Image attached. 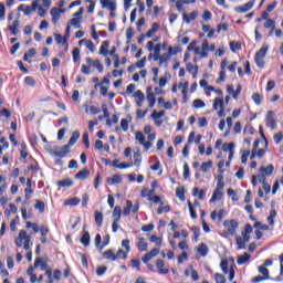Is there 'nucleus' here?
Instances as JSON below:
<instances>
[{"instance_id": "1", "label": "nucleus", "mask_w": 283, "mask_h": 283, "mask_svg": "<svg viewBox=\"0 0 283 283\" xmlns=\"http://www.w3.org/2000/svg\"><path fill=\"white\" fill-rule=\"evenodd\" d=\"M78 138H81V133L78 130L73 132L69 143L62 146L61 150L53 151L52 156H55V158H65L70 154V148L76 145Z\"/></svg>"}, {"instance_id": "2", "label": "nucleus", "mask_w": 283, "mask_h": 283, "mask_svg": "<svg viewBox=\"0 0 283 283\" xmlns=\"http://www.w3.org/2000/svg\"><path fill=\"white\" fill-rule=\"evenodd\" d=\"M268 52H269V44H266V42H264L262 44L261 49L254 55V63L261 70L264 67V59H266Z\"/></svg>"}, {"instance_id": "3", "label": "nucleus", "mask_w": 283, "mask_h": 283, "mask_svg": "<svg viewBox=\"0 0 283 283\" xmlns=\"http://www.w3.org/2000/svg\"><path fill=\"white\" fill-rule=\"evenodd\" d=\"M223 227H224L226 233L228 235H234L235 229H238V227H240V223H238V220L231 219V220H226L223 222Z\"/></svg>"}, {"instance_id": "4", "label": "nucleus", "mask_w": 283, "mask_h": 283, "mask_svg": "<svg viewBox=\"0 0 283 283\" xmlns=\"http://www.w3.org/2000/svg\"><path fill=\"white\" fill-rule=\"evenodd\" d=\"M212 107L214 111H218V107H220V111L218 112L219 118H223L224 116V98L217 97L213 101Z\"/></svg>"}, {"instance_id": "5", "label": "nucleus", "mask_w": 283, "mask_h": 283, "mask_svg": "<svg viewBox=\"0 0 283 283\" xmlns=\"http://www.w3.org/2000/svg\"><path fill=\"white\" fill-rule=\"evenodd\" d=\"M265 125L270 127V129H277V123L275 122V113L273 111H269L265 117Z\"/></svg>"}, {"instance_id": "6", "label": "nucleus", "mask_w": 283, "mask_h": 283, "mask_svg": "<svg viewBox=\"0 0 283 283\" xmlns=\"http://www.w3.org/2000/svg\"><path fill=\"white\" fill-rule=\"evenodd\" d=\"M158 253H160V250L158 248H154L142 258V262H144V264H148V262L154 260Z\"/></svg>"}, {"instance_id": "7", "label": "nucleus", "mask_w": 283, "mask_h": 283, "mask_svg": "<svg viewBox=\"0 0 283 283\" xmlns=\"http://www.w3.org/2000/svg\"><path fill=\"white\" fill-rule=\"evenodd\" d=\"M255 6V0H251L243 6H239L234 8V11L239 12V14H244V12H249Z\"/></svg>"}, {"instance_id": "8", "label": "nucleus", "mask_w": 283, "mask_h": 283, "mask_svg": "<svg viewBox=\"0 0 283 283\" xmlns=\"http://www.w3.org/2000/svg\"><path fill=\"white\" fill-rule=\"evenodd\" d=\"M273 171H275V166H273V164H270L266 167L262 166L259 169V172L263 176H273Z\"/></svg>"}, {"instance_id": "9", "label": "nucleus", "mask_w": 283, "mask_h": 283, "mask_svg": "<svg viewBox=\"0 0 283 283\" xmlns=\"http://www.w3.org/2000/svg\"><path fill=\"white\" fill-rule=\"evenodd\" d=\"M156 268L160 275H167V273H169V269H165V261H163V259L156 261Z\"/></svg>"}, {"instance_id": "10", "label": "nucleus", "mask_w": 283, "mask_h": 283, "mask_svg": "<svg viewBox=\"0 0 283 283\" xmlns=\"http://www.w3.org/2000/svg\"><path fill=\"white\" fill-rule=\"evenodd\" d=\"M50 14L52 17V23L56 25L61 19V10L59 8H53L51 9Z\"/></svg>"}, {"instance_id": "11", "label": "nucleus", "mask_w": 283, "mask_h": 283, "mask_svg": "<svg viewBox=\"0 0 283 283\" xmlns=\"http://www.w3.org/2000/svg\"><path fill=\"white\" fill-rule=\"evenodd\" d=\"M28 238V232L25 230H21L19 232L18 238L15 239V245L21 248L23 247V240L25 241Z\"/></svg>"}, {"instance_id": "12", "label": "nucleus", "mask_w": 283, "mask_h": 283, "mask_svg": "<svg viewBox=\"0 0 283 283\" xmlns=\"http://www.w3.org/2000/svg\"><path fill=\"white\" fill-rule=\"evenodd\" d=\"M38 8H39V1L34 0V1L32 2L31 7H30V6H27V7L24 8V14H25L27 17H30V14H32V12H36V9H38Z\"/></svg>"}, {"instance_id": "13", "label": "nucleus", "mask_w": 283, "mask_h": 283, "mask_svg": "<svg viewBox=\"0 0 283 283\" xmlns=\"http://www.w3.org/2000/svg\"><path fill=\"white\" fill-rule=\"evenodd\" d=\"M134 97L137 98L136 99L137 107H143V103L145 102V94L142 91H137L135 92Z\"/></svg>"}, {"instance_id": "14", "label": "nucleus", "mask_w": 283, "mask_h": 283, "mask_svg": "<svg viewBox=\"0 0 283 283\" xmlns=\"http://www.w3.org/2000/svg\"><path fill=\"white\" fill-rule=\"evenodd\" d=\"M90 178V169L84 168L75 175V180H87Z\"/></svg>"}, {"instance_id": "15", "label": "nucleus", "mask_w": 283, "mask_h": 283, "mask_svg": "<svg viewBox=\"0 0 283 283\" xmlns=\"http://www.w3.org/2000/svg\"><path fill=\"white\" fill-rule=\"evenodd\" d=\"M103 258H105V260H109V262H116L117 256L116 253L114 252V250H106L103 253Z\"/></svg>"}, {"instance_id": "16", "label": "nucleus", "mask_w": 283, "mask_h": 283, "mask_svg": "<svg viewBox=\"0 0 283 283\" xmlns=\"http://www.w3.org/2000/svg\"><path fill=\"white\" fill-rule=\"evenodd\" d=\"M249 260H251V254L245 252L237 258V264H239V266H242V264H247Z\"/></svg>"}, {"instance_id": "17", "label": "nucleus", "mask_w": 283, "mask_h": 283, "mask_svg": "<svg viewBox=\"0 0 283 283\" xmlns=\"http://www.w3.org/2000/svg\"><path fill=\"white\" fill-rule=\"evenodd\" d=\"M39 266H40L41 271H46L48 270V263H45L43 261V259H41V258H36L35 261H34V264H33L34 269H36Z\"/></svg>"}, {"instance_id": "18", "label": "nucleus", "mask_w": 283, "mask_h": 283, "mask_svg": "<svg viewBox=\"0 0 283 283\" xmlns=\"http://www.w3.org/2000/svg\"><path fill=\"white\" fill-rule=\"evenodd\" d=\"M77 205H81V199L78 197H74L64 201V207H77Z\"/></svg>"}, {"instance_id": "19", "label": "nucleus", "mask_w": 283, "mask_h": 283, "mask_svg": "<svg viewBox=\"0 0 283 283\" xmlns=\"http://www.w3.org/2000/svg\"><path fill=\"white\" fill-rule=\"evenodd\" d=\"M137 240H138V242H137L138 251H140L142 253L147 251V242L145 241V238L138 237Z\"/></svg>"}, {"instance_id": "20", "label": "nucleus", "mask_w": 283, "mask_h": 283, "mask_svg": "<svg viewBox=\"0 0 283 283\" xmlns=\"http://www.w3.org/2000/svg\"><path fill=\"white\" fill-rule=\"evenodd\" d=\"M108 50H109V41L106 40L102 42V45L99 48V54H102L103 56H107V54H109Z\"/></svg>"}, {"instance_id": "21", "label": "nucleus", "mask_w": 283, "mask_h": 283, "mask_svg": "<svg viewBox=\"0 0 283 283\" xmlns=\"http://www.w3.org/2000/svg\"><path fill=\"white\" fill-rule=\"evenodd\" d=\"M150 90L151 88L147 90V101L149 103L148 107H154V105H156V95Z\"/></svg>"}, {"instance_id": "22", "label": "nucleus", "mask_w": 283, "mask_h": 283, "mask_svg": "<svg viewBox=\"0 0 283 283\" xmlns=\"http://www.w3.org/2000/svg\"><path fill=\"white\" fill-rule=\"evenodd\" d=\"M199 255H201V258H207L208 253H209V247H207V244L201 243L199 244L198 249H197Z\"/></svg>"}, {"instance_id": "23", "label": "nucleus", "mask_w": 283, "mask_h": 283, "mask_svg": "<svg viewBox=\"0 0 283 283\" xmlns=\"http://www.w3.org/2000/svg\"><path fill=\"white\" fill-rule=\"evenodd\" d=\"M102 8H107L111 12L116 10V2H109L107 0H101Z\"/></svg>"}, {"instance_id": "24", "label": "nucleus", "mask_w": 283, "mask_h": 283, "mask_svg": "<svg viewBox=\"0 0 283 283\" xmlns=\"http://www.w3.org/2000/svg\"><path fill=\"white\" fill-rule=\"evenodd\" d=\"M120 216H123V210L120 206H116L113 210V220L120 222Z\"/></svg>"}, {"instance_id": "25", "label": "nucleus", "mask_w": 283, "mask_h": 283, "mask_svg": "<svg viewBox=\"0 0 283 283\" xmlns=\"http://www.w3.org/2000/svg\"><path fill=\"white\" fill-rule=\"evenodd\" d=\"M134 165L136 167H140V163H143V157L140 156V149L137 148V150L134 153Z\"/></svg>"}, {"instance_id": "26", "label": "nucleus", "mask_w": 283, "mask_h": 283, "mask_svg": "<svg viewBox=\"0 0 283 283\" xmlns=\"http://www.w3.org/2000/svg\"><path fill=\"white\" fill-rule=\"evenodd\" d=\"M158 28H160V25L157 22L153 23L151 28L146 33L147 39H151V36L158 32Z\"/></svg>"}, {"instance_id": "27", "label": "nucleus", "mask_w": 283, "mask_h": 283, "mask_svg": "<svg viewBox=\"0 0 283 283\" xmlns=\"http://www.w3.org/2000/svg\"><path fill=\"white\" fill-rule=\"evenodd\" d=\"M277 216V211L275 209L270 210V216L268 217V222L270 227H275V218Z\"/></svg>"}, {"instance_id": "28", "label": "nucleus", "mask_w": 283, "mask_h": 283, "mask_svg": "<svg viewBox=\"0 0 283 283\" xmlns=\"http://www.w3.org/2000/svg\"><path fill=\"white\" fill-rule=\"evenodd\" d=\"M170 59L171 56L168 53H164L163 55H160L159 67H163L164 65L167 66Z\"/></svg>"}, {"instance_id": "29", "label": "nucleus", "mask_w": 283, "mask_h": 283, "mask_svg": "<svg viewBox=\"0 0 283 283\" xmlns=\"http://www.w3.org/2000/svg\"><path fill=\"white\" fill-rule=\"evenodd\" d=\"M222 190H216L212 193V197L210 199V202H218V200H222Z\"/></svg>"}, {"instance_id": "30", "label": "nucleus", "mask_w": 283, "mask_h": 283, "mask_svg": "<svg viewBox=\"0 0 283 283\" xmlns=\"http://www.w3.org/2000/svg\"><path fill=\"white\" fill-rule=\"evenodd\" d=\"M129 123H132V116H128L127 119L124 118L120 120L123 132H129Z\"/></svg>"}, {"instance_id": "31", "label": "nucleus", "mask_w": 283, "mask_h": 283, "mask_svg": "<svg viewBox=\"0 0 283 283\" xmlns=\"http://www.w3.org/2000/svg\"><path fill=\"white\" fill-rule=\"evenodd\" d=\"M8 29L13 34V36H17V34H19V20L13 21V24L9 25Z\"/></svg>"}, {"instance_id": "32", "label": "nucleus", "mask_w": 283, "mask_h": 283, "mask_svg": "<svg viewBox=\"0 0 283 283\" xmlns=\"http://www.w3.org/2000/svg\"><path fill=\"white\" fill-rule=\"evenodd\" d=\"M57 187H73L74 186V181H72L71 179H62L60 181L56 182Z\"/></svg>"}, {"instance_id": "33", "label": "nucleus", "mask_w": 283, "mask_h": 283, "mask_svg": "<svg viewBox=\"0 0 283 283\" xmlns=\"http://www.w3.org/2000/svg\"><path fill=\"white\" fill-rule=\"evenodd\" d=\"M102 115L98 116V120H105V118H109V111L107 109V105L103 104L102 105Z\"/></svg>"}, {"instance_id": "34", "label": "nucleus", "mask_w": 283, "mask_h": 283, "mask_svg": "<svg viewBox=\"0 0 283 283\" xmlns=\"http://www.w3.org/2000/svg\"><path fill=\"white\" fill-rule=\"evenodd\" d=\"M180 87H184V90L181 91V94H182L184 98H187V94L189 93V82L179 83L178 88L180 90Z\"/></svg>"}, {"instance_id": "35", "label": "nucleus", "mask_w": 283, "mask_h": 283, "mask_svg": "<svg viewBox=\"0 0 283 283\" xmlns=\"http://www.w3.org/2000/svg\"><path fill=\"white\" fill-rule=\"evenodd\" d=\"M94 218L97 227H103V212L95 211L94 212Z\"/></svg>"}, {"instance_id": "36", "label": "nucleus", "mask_w": 283, "mask_h": 283, "mask_svg": "<svg viewBox=\"0 0 283 283\" xmlns=\"http://www.w3.org/2000/svg\"><path fill=\"white\" fill-rule=\"evenodd\" d=\"M73 62L78 63L81 61V50L78 48H74L72 51Z\"/></svg>"}, {"instance_id": "37", "label": "nucleus", "mask_w": 283, "mask_h": 283, "mask_svg": "<svg viewBox=\"0 0 283 283\" xmlns=\"http://www.w3.org/2000/svg\"><path fill=\"white\" fill-rule=\"evenodd\" d=\"M122 178L118 175H114L113 177L107 179L108 185H120Z\"/></svg>"}, {"instance_id": "38", "label": "nucleus", "mask_w": 283, "mask_h": 283, "mask_svg": "<svg viewBox=\"0 0 283 283\" xmlns=\"http://www.w3.org/2000/svg\"><path fill=\"white\" fill-rule=\"evenodd\" d=\"M134 207V203L132 202V200H127L126 201V207L124 208V216L127 218V216H129V213H132V209Z\"/></svg>"}, {"instance_id": "39", "label": "nucleus", "mask_w": 283, "mask_h": 283, "mask_svg": "<svg viewBox=\"0 0 283 283\" xmlns=\"http://www.w3.org/2000/svg\"><path fill=\"white\" fill-rule=\"evenodd\" d=\"M220 269L222 270V273H224V275L229 273V261L227 259H223L221 261Z\"/></svg>"}, {"instance_id": "40", "label": "nucleus", "mask_w": 283, "mask_h": 283, "mask_svg": "<svg viewBox=\"0 0 283 283\" xmlns=\"http://www.w3.org/2000/svg\"><path fill=\"white\" fill-rule=\"evenodd\" d=\"M223 180H224V177H222V175H219L216 190L223 191V189H224V181Z\"/></svg>"}, {"instance_id": "41", "label": "nucleus", "mask_w": 283, "mask_h": 283, "mask_svg": "<svg viewBox=\"0 0 283 283\" xmlns=\"http://www.w3.org/2000/svg\"><path fill=\"white\" fill-rule=\"evenodd\" d=\"M211 167H213V161L209 160L207 163H202L201 171H203V174H207L209 171V169H211Z\"/></svg>"}, {"instance_id": "42", "label": "nucleus", "mask_w": 283, "mask_h": 283, "mask_svg": "<svg viewBox=\"0 0 283 283\" xmlns=\"http://www.w3.org/2000/svg\"><path fill=\"white\" fill-rule=\"evenodd\" d=\"M81 242L82 244H84L85 247H87L90 244V232L84 231L83 235L81 238Z\"/></svg>"}, {"instance_id": "43", "label": "nucleus", "mask_w": 283, "mask_h": 283, "mask_svg": "<svg viewBox=\"0 0 283 283\" xmlns=\"http://www.w3.org/2000/svg\"><path fill=\"white\" fill-rule=\"evenodd\" d=\"M135 140H138L139 145H145V135H143V132L135 133Z\"/></svg>"}, {"instance_id": "44", "label": "nucleus", "mask_w": 283, "mask_h": 283, "mask_svg": "<svg viewBox=\"0 0 283 283\" xmlns=\"http://www.w3.org/2000/svg\"><path fill=\"white\" fill-rule=\"evenodd\" d=\"M149 241H150V242H154V243L156 244V247H160V244H163V238L156 237V234H153V235L149 238Z\"/></svg>"}, {"instance_id": "45", "label": "nucleus", "mask_w": 283, "mask_h": 283, "mask_svg": "<svg viewBox=\"0 0 283 283\" xmlns=\"http://www.w3.org/2000/svg\"><path fill=\"white\" fill-rule=\"evenodd\" d=\"M127 253H129L127 250L124 251L123 249H119L115 255L119 260H127Z\"/></svg>"}, {"instance_id": "46", "label": "nucleus", "mask_w": 283, "mask_h": 283, "mask_svg": "<svg viewBox=\"0 0 283 283\" xmlns=\"http://www.w3.org/2000/svg\"><path fill=\"white\" fill-rule=\"evenodd\" d=\"M191 231L193 233V240L195 242H198L200 240V228L198 227H192Z\"/></svg>"}, {"instance_id": "47", "label": "nucleus", "mask_w": 283, "mask_h": 283, "mask_svg": "<svg viewBox=\"0 0 283 283\" xmlns=\"http://www.w3.org/2000/svg\"><path fill=\"white\" fill-rule=\"evenodd\" d=\"M176 196L181 200V202H185V188H177Z\"/></svg>"}, {"instance_id": "48", "label": "nucleus", "mask_w": 283, "mask_h": 283, "mask_svg": "<svg viewBox=\"0 0 283 283\" xmlns=\"http://www.w3.org/2000/svg\"><path fill=\"white\" fill-rule=\"evenodd\" d=\"M169 211H171V207L170 206H160L158 209H157V213L158 216H161V213H169Z\"/></svg>"}, {"instance_id": "49", "label": "nucleus", "mask_w": 283, "mask_h": 283, "mask_svg": "<svg viewBox=\"0 0 283 283\" xmlns=\"http://www.w3.org/2000/svg\"><path fill=\"white\" fill-rule=\"evenodd\" d=\"M259 273H261V275H263L264 280H269V269L264 268L263 265H260Z\"/></svg>"}, {"instance_id": "50", "label": "nucleus", "mask_w": 283, "mask_h": 283, "mask_svg": "<svg viewBox=\"0 0 283 283\" xmlns=\"http://www.w3.org/2000/svg\"><path fill=\"white\" fill-rule=\"evenodd\" d=\"M234 149H235V145H233V143L223 144V145H222V150H223V151H229V153H231V151H234Z\"/></svg>"}, {"instance_id": "51", "label": "nucleus", "mask_w": 283, "mask_h": 283, "mask_svg": "<svg viewBox=\"0 0 283 283\" xmlns=\"http://www.w3.org/2000/svg\"><path fill=\"white\" fill-rule=\"evenodd\" d=\"M154 190H149L147 188H144L142 190V198H151V196H154Z\"/></svg>"}, {"instance_id": "52", "label": "nucleus", "mask_w": 283, "mask_h": 283, "mask_svg": "<svg viewBox=\"0 0 283 283\" xmlns=\"http://www.w3.org/2000/svg\"><path fill=\"white\" fill-rule=\"evenodd\" d=\"M34 207H35V209L40 210V213H43V211H45V202H43L41 200H36Z\"/></svg>"}, {"instance_id": "53", "label": "nucleus", "mask_w": 283, "mask_h": 283, "mask_svg": "<svg viewBox=\"0 0 283 283\" xmlns=\"http://www.w3.org/2000/svg\"><path fill=\"white\" fill-rule=\"evenodd\" d=\"M54 36H55V41L59 45H61V43H67V39L65 36L63 38V35H61L59 33H55Z\"/></svg>"}, {"instance_id": "54", "label": "nucleus", "mask_w": 283, "mask_h": 283, "mask_svg": "<svg viewBox=\"0 0 283 283\" xmlns=\"http://www.w3.org/2000/svg\"><path fill=\"white\" fill-rule=\"evenodd\" d=\"M188 207L190 211V218H192V220H196L198 218V214L196 213V210L193 209V205H191V201H188Z\"/></svg>"}, {"instance_id": "55", "label": "nucleus", "mask_w": 283, "mask_h": 283, "mask_svg": "<svg viewBox=\"0 0 283 283\" xmlns=\"http://www.w3.org/2000/svg\"><path fill=\"white\" fill-rule=\"evenodd\" d=\"M252 101H254L255 105H262V95L254 93L252 95Z\"/></svg>"}, {"instance_id": "56", "label": "nucleus", "mask_w": 283, "mask_h": 283, "mask_svg": "<svg viewBox=\"0 0 283 283\" xmlns=\"http://www.w3.org/2000/svg\"><path fill=\"white\" fill-rule=\"evenodd\" d=\"M70 25H74V28L76 30H78V28H81V19L80 18H73L70 21Z\"/></svg>"}, {"instance_id": "57", "label": "nucleus", "mask_w": 283, "mask_h": 283, "mask_svg": "<svg viewBox=\"0 0 283 283\" xmlns=\"http://www.w3.org/2000/svg\"><path fill=\"white\" fill-rule=\"evenodd\" d=\"M214 280H216V283H227V279L224 277V275L220 273L214 274Z\"/></svg>"}, {"instance_id": "58", "label": "nucleus", "mask_w": 283, "mask_h": 283, "mask_svg": "<svg viewBox=\"0 0 283 283\" xmlns=\"http://www.w3.org/2000/svg\"><path fill=\"white\" fill-rule=\"evenodd\" d=\"M238 249H247V243L242 237H237Z\"/></svg>"}, {"instance_id": "59", "label": "nucleus", "mask_w": 283, "mask_h": 283, "mask_svg": "<svg viewBox=\"0 0 283 283\" xmlns=\"http://www.w3.org/2000/svg\"><path fill=\"white\" fill-rule=\"evenodd\" d=\"M163 116H165V111H160V112L154 111L151 114V118L154 119H160L163 118Z\"/></svg>"}, {"instance_id": "60", "label": "nucleus", "mask_w": 283, "mask_h": 283, "mask_svg": "<svg viewBox=\"0 0 283 283\" xmlns=\"http://www.w3.org/2000/svg\"><path fill=\"white\" fill-rule=\"evenodd\" d=\"M193 107H196V109H202V107H205V102H202L201 99H195L192 102Z\"/></svg>"}, {"instance_id": "61", "label": "nucleus", "mask_w": 283, "mask_h": 283, "mask_svg": "<svg viewBox=\"0 0 283 283\" xmlns=\"http://www.w3.org/2000/svg\"><path fill=\"white\" fill-rule=\"evenodd\" d=\"M24 83L25 85H30L31 87H34V85H36V81H34L32 76H27L24 78Z\"/></svg>"}, {"instance_id": "62", "label": "nucleus", "mask_w": 283, "mask_h": 283, "mask_svg": "<svg viewBox=\"0 0 283 283\" xmlns=\"http://www.w3.org/2000/svg\"><path fill=\"white\" fill-rule=\"evenodd\" d=\"M132 266L136 269V271H140V261L136 259L130 260Z\"/></svg>"}, {"instance_id": "63", "label": "nucleus", "mask_w": 283, "mask_h": 283, "mask_svg": "<svg viewBox=\"0 0 283 283\" xmlns=\"http://www.w3.org/2000/svg\"><path fill=\"white\" fill-rule=\"evenodd\" d=\"M191 176V172L189 171V164L184 165V178L187 180Z\"/></svg>"}, {"instance_id": "64", "label": "nucleus", "mask_w": 283, "mask_h": 283, "mask_svg": "<svg viewBox=\"0 0 283 283\" xmlns=\"http://www.w3.org/2000/svg\"><path fill=\"white\" fill-rule=\"evenodd\" d=\"M93 66H94L99 73L103 72V64L101 63V61L95 60V61L93 62Z\"/></svg>"}]
</instances>
